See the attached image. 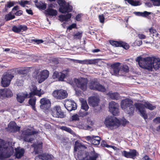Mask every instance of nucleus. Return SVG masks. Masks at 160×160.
I'll return each mask as SVG.
<instances>
[{
	"mask_svg": "<svg viewBox=\"0 0 160 160\" xmlns=\"http://www.w3.org/2000/svg\"><path fill=\"white\" fill-rule=\"evenodd\" d=\"M108 94L112 99L117 100L119 99V94L117 92L113 93H110L109 92Z\"/></svg>",
	"mask_w": 160,
	"mask_h": 160,
	"instance_id": "36",
	"label": "nucleus"
},
{
	"mask_svg": "<svg viewBox=\"0 0 160 160\" xmlns=\"http://www.w3.org/2000/svg\"><path fill=\"white\" fill-rule=\"evenodd\" d=\"M138 37L141 39H145L146 36L143 34H139L138 35Z\"/></svg>",
	"mask_w": 160,
	"mask_h": 160,
	"instance_id": "64",
	"label": "nucleus"
},
{
	"mask_svg": "<svg viewBox=\"0 0 160 160\" xmlns=\"http://www.w3.org/2000/svg\"><path fill=\"white\" fill-rule=\"evenodd\" d=\"M82 148H86V147L84 145L82 144L78 141L75 142L74 151H77L78 150L80 151H78V160H89V153L85 151L82 150L81 149Z\"/></svg>",
	"mask_w": 160,
	"mask_h": 160,
	"instance_id": "3",
	"label": "nucleus"
},
{
	"mask_svg": "<svg viewBox=\"0 0 160 160\" xmlns=\"http://www.w3.org/2000/svg\"><path fill=\"white\" fill-rule=\"evenodd\" d=\"M33 2L35 3V5L37 8L39 9L44 10L46 9L47 5L45 3H43L40 2H38V0H33Z\"/></svg>",
	"mask_w": 160,
	"mask_h": 160,
	"instance_id": "28",
	"label": "nucleus"
},
{
	"mask_svg": "<svg viewBox=\"0 0 160 160\" xmlns=\"http://www.w3.org/2000/svg\"><path fill=\"white\" fill-rule=\"evenodd\" d=\"M52 95L57 99H62L66 98L68 94L66 91L60 89L54 90L52 92Z\"/></svg>",
	"mask_w": 160,
	"mask_h": 160,
	"instance_id": "12",
	"label": "nucleus"
},
{
	"mask_svg": "<svg viewBox=\"0 0 160 160\" xmlns=\"http://www.w3.org/2000/svg\"><path fill=\"white\" fill-rule=\"evenodd\" d=\"M82 36V32H78L73 35V37L74 39H80Z\"/></svg>",
	"mask_w": 160,
	"mask_h": 160,
	"instance_id": "42",
	"label": "nucleus"
},
{
	"mask_svg": "<svg viewBox=\"0 0 160 160\" xmlns=\"http://www.w3.org/2000/svg\"><path fill=\"white\" fill-rule=\"evenodd\" d=\"M131 100L126 98L122 100L121 102V107L125 112L130 115H133L134 112L135 108Z\"/></svg>",
	"mask_w": 160,
	"mask_h": 160,
	"instance_id": "4",
	"label": "nucleus"
},
{
	"mask_svg": "<svg viewBox=\"0 0 160 160\" xmlns=\"http://www.w3.org/2000/svg\"><path fill=\"white\" fill-rule=\"evenodd\" d=\"M5 142L4 140L0 139V159L9 158L11 156L8 151V147H5Z\"/></svg>",
	"mask_w": 160,
	"mask_h": 160,
	"instance_id": "7",
	"label": "nucleus"
},
{
	"mask_svg": "<svg viewBox=\"0 0 160 160\" xmlns=\"http://www.w3.org/2000/svg\"><path fill=\"white\" fill-rule=\"evenodd\" d=\"M109 43L114 47H122L126 50L128 49L129 48V46L128 43L121 41L110 40Z\"/></svg>",
	"mask_w": 160,
	"mask_h": 160,
	"instance_id": "15",
	"label": "nucleus"
},
{
	"mask_svg": "<svg viewBox=\"0 0 160 160\" xmlns=\"http://www.w3.org/2000/svg\"><path fill=\"white\" fill-rule=\"evenodd\" d=\"M51 112L52 116L55 118H62L64 117V112L62 111L61 107L57 106L52 108Z\"/></svg>",
	"mask_w": 160,
	"mask_h": 160,
	"instance_id": "11",
	"label": "nucleus"
},
{
	"mask_svg": "<svg viewBox=\"0 0 160 160\" xmlns=\"http://www.w3.org/2000/svg\"><path fill=\"white\" fill-rule=\"evenodd\" d=\"M40 102L41 103L40 107L41 109L46 110L50 108L51 103L48 99L45 98H42L41 99Z\"/></svg>",
	"mask_w": 160,
	"mask_h": 160,
	"instance_id": "16",
	"label": "nucleus"
},
{
	"mask_svg": "<svg viewBox=\"0 0 160 160\" xmlns=\"http://www.w3.org/2000/svg\"><path fill=\"white\" fill-rule=\"evenodd\" d=\"M16 124V123H15V122H10L8 125V127L10 129L13 130Z\"/></svg>",
	"mask_w": 160,
	"mask_h": 160,
	"instance_id": "54",
	"label": "nucleus"
},
{
	"mask_svg": "<svg viewBox=\"0 0 160 160\" xmlns=\"http://www.w3.org/2000/svg\"><path fill=\"white\" fill-rule=\"evenodd\" d=\"M81 109L84 110H85V111H87L89 107L86 100H83L81 101Z\"/></svg>",
	"mask_w": 160,
	"mask_h": 160,
	"instance_id": "38",
	"label": "nucleus"
},
{
	"mask_svg": "<svg viewBox=\"0 0 160 160\" xmlns=\"http://www.w3.org/2000/svg\"><path fill=\"white\" fill-rule=\"evenodd\" d=\"M104 123L107 128H116L119 126L120 121L116 117H110L105 119Z\"/></svg>",
	"mask_w": 160,
	"mask_h": 160,
	"instance_id": "6",
	"label": "nucleus"
},
{
	"mask_svg": "<svg viewBox=\"0 0 160 160\" xmlns=\"http://www.w3.org/2000/svg\"><path fill=\"white\" fill-rule=\"evenodd\" d=\"M29 2L27 1H23L22 0L19 3V4L22 7H24L26 4H28Z\"/></svg>",
	"mask_w": 160,
	"mask_h": 160,
	"instance_id": "56",
	"label": "nucleus"
},
{
	"mask_svg": "<svg viewBox=\"0 0 160 160\" xmlns=\"http://www.w3.org/2000/svg\"><path fill=\"white\" fill-rule=\"evenodd\" d=\"M39 72V69L36 70L34 72V77L36 78H37L39 76V74L38 75Z\"/></svg>",
	"mask_w": 160,
	"mask_h": 160,
	"instance_id": "61",
	"label": "nucleus"
},
{
	"mask_svg": "<svg viewBox=\"0 0 160 160\" xmlns=\"http://www.w3.org/2000/svg\"><path fill=\"white\" fill-rule=\"evenodd\" d=\"M136 108L138 110L141 116L145 120L148 118V115L146 113L145 108L151 110L154 109L156 107L153 106L148 102H145L143 104L136 103L135 104Z\"/></svg>",
	"mask_w": 160,
	"mask_h": 160,
	"instance_id": "2",
	"label": "nucleus"
},
{
	"mask_svg": "<svg viewBox=\"0 0 160 160\" xmlns=\"http://www.w3.org/2000/svg\"><path fill=\"white\" fill-rule=\"evenodd\" d=\"M23 96L24 97V99L25 98H30L32 97V95H30V93H29V94H28L27 93H24L23 94Z\"/></svg>",
	"mask_w": 160,
	"mask_h": 160,
	"instance_id": "63",
	"label": "nucleus"
},
{
	"mask_svg": "<svg viewBox=\"0 0 160 160\" xmlns=\"http://www.w3.org/2000/svg\"><path fill=\"white\" fill-rule=\"evenodd\" d=\"M15 3L13 2H8L7 4L5 5V8L3 9L2 11L4 12H7L8 9L14 6Z\"/></svg>",
	"mask_w": 160,
	"mask_h": 160,
	"instance_id": "35",
	"label": "nucleus"
},
{
	"mask_svg": "<svg viewBox=\"0 0 160 160\" xmlns=\"http://www.w3.org/2000/svg\"><path fill=\"white\" fill-rule=\"evenodd\" d=\"M45 12L46 14L52 16H56L58 13L57 11L56 10L52 8H47Z\"/></svg>",
	"mask_w": 160,
	"mask_h": 160,
	"instance_id": "32",
	"label": "nucleus"
},
{
	"mask_svg": "<svg viewBox=\"0 0 160 160\" xmlns=\"http://www.w3.org/2000/svg\"><path fill=\"white\" fill-rule=\"evenodd\" d=\"M118 104L112 101L109 103L108 108L110 112L114 116L117 115L119 113Z\"/></svg>",
	"mask_w": 160,
	"mask_h": 160,
	"instance_id": "13",
	"label": "nucleus"
},
{
	"mask_svg": "<svg viewBox=\"0 0 160 160\" xmlns=\"http://www.w3.org/2000/svg\"><path fill=\"white\" fill-rule=\"evenodd\" d=\"M136 61L139 66L143 68L152 71L153 68L156 70L160 68V59L154 57L142 58L141 56L137 57Z\"/></svg>",
	"mask_w": 160,
	"mask_h": 160,
	"instance_id": "1",
	"label": "nucleus"
},
{
	"mask_svg": "<svg viewBox=\"0 0 160 160\" xmlns=\"http://www.w3.org/2000/svg\"><path fill=\"white\" fill-rule=\"evenodd\" d=\"M4 88L0 89V99H3L5 98Z\"/></svg>",
	"mask_w": 160,
	"mask_h": 160,
	"instance_id": "46",
	"label": "nucleus"
},
{
	"mask_svg": "<svg viewBox=\"0 0 160 160\" xmlns=\"http://www.w3.org/2000/svg\"><path fill=\"white\" fill-rule=\"evenodd\" d=\"M74 81L77 87L82 91H85L87 90L88 83L87 78L82 77L79 78H74Z\"/></svg>",
	"mask_w": 160,
	"mask_h": 160,
	"instance_id": "8",
	"label": "nucleus"
},
{
	"mask_svg": "<svg viewBox=\"0 0 160 160\" xmlns=\"http://www.w3.org/2000/svg\"><path fill=\"white\" fill-rule=\"evenodd\" d=\"M22 10H19L16 12H14L12 14H15L16 16H20L22 14Z\"/></svg>",
	"mask_w": 160,
	"mask_h": 160,
	"instance_id": "62",
	"label": "nucleus"
},
{
	"mask_svg": "<svg viewBox=\"0 0 160 160\" xmlns=\"http://www.w3.org/2000/svg\"><path fill=\"white\" fill-rule=\"evenodd\" d=\"M49 72L47 70H43L42 71L40 74L39 76L38 77L39 82L41 83L47 79L49 75Z\"/></svg>",
	"mask_w": 160,
	"mask_h": 160,
	"instance_id": "20",
	"label": "nucleus"
},
{
	"mask_svg": "<svg viewBox=\"0 0 160 160\" xmlns=\"http://www.w3.org/2000/svg\"><path fill=\"white\" fill-rule=\"evenodd\" d=\"M77 28V25L75 23H73L72 24L70 25L69 26L68 28H67L68 29H69L70 30H71L73 28Z\"/></svg>",
	"mask_w": 160,
	"mask_h": 160,
	"instance_id": "57",
	"label": "nucleus"
},
{
	"mask_svg": "<svg viewBox=\"0 0 160 160\" xmlns=\"http://www.w3.org/2000/svg\"><path fill=\"white\" fill-rule=\"evenodd\" d=\"M30 90V95L31 96L32 95V97L35 95L40 97L43 94V93L41 92V89L40 90H38L37 87L34 85H32L31 86Z\"/></svg>",
	"mask_w": 160,
	"mask_h": 160,
	"instance_id": "21",
	"label": "nucleus"
},
{
	"mask_svg": "<svg viewBox=\"0 0 160 160\" xmlns=\"http://www.w3.org/2000/svg\"><path fill=\"white\" fill-rule=\"evenodd\" d=\"M57 2L61 7V6L66 4V1L65 0H56Z\"/></svg>",
	"mask_w": 160,
	"mask_h": 160,
	"instance_id": "52",
	"label": "nucleus"
},
{
	"mask_svg": "<svg viewBox=\"0 0 160 160\" xmlns=\"http://www.w3.org/2000/svg\"><path fill=\"white\" fill-rule=\"evenodd\" d=\"M31 147L34 148V152L35 154H39L42 152V142L37 144L33 143L31 145Z\"/></svg>",
	"mask_w": 160,
	"mask_h": 160,
	"instance_id": "24",
	"label": "nucleus"
},
{
	"mask_svg": "<svg viewBox=\"0 0 160 160\" xmlns=\"http://www.w3.org/2000/svg\"><path fill=\"white\" fill-rule=\"evenodd\" d=\"M127 123H128V121L126 119H122L120 121V125L122 124L123 126H125Z\"/></svg>",
	"mask_w": 160,
	"mask_h": 160,
	"instance_id": "55",
	"label": "nucleus"
},
{
	"mask_svg": "<svg viewBox=\"0 0 160 160\" xmlns=\"http://www.w3.org/2000/svg\"><path fill=\"white\" fill-rule=\"evenodd\" d=\"M137 154H138V152L135 149H130L129 152V158L134 159Z\"/></svg>",
	"mask_w": 160,
	"mask_h": 160,
	"instance_id": "37",
	"label": "nucleus"
},
{
	"mask_svg": "<svg viewBox=\"0 0 160 160\" xmlns=\"http://www.w3.org/2000/svg\"><path fill=\"white\" fill-rule=\"evenodd\" d=\"M85 139L88 141H90L91 143L95 145H98L100 142L101 138L99 136H87L85 137Z\"/></svg>",
	"mask_w": 160,
	"mask_h": 160,
	"instance_id": "19",
	"label": "nucleus"
},
{
	"mask_svg": "<svg viewBox=\"0 0 160 160\" xmlns=\"http://www.w3.org/2000/svg\"><path fill=\"white\" fill-rule=\"evenodd\" d=\"M12 31L15 32L19 33L20 32L19 25L18 26H14L12 27Z\"/></svg>",
	"mask_w": 160,
	"mask_h": 160,
	"instance_id": "48",
	"label": "nucleus"
},
{
	"mask_svg": "<svg viewBox=\"0 0 160 160\" xmlns=\"http://www.w3.org/2000/svg\"><path fill=\"white\" fill-rule=\"evenodd\" d=\"M149 30L150 33L152 34L153 36H155V37L158 36L159 34L157 32L156 30L154 29L153 28H151L149 29Z\"/></svg>",
	"mask_w": 160,
	"mask_h": 160,
	"instance_id": "43",
	"label": "nucleus"
},
{
	"mask_svg": "<svg viewBox=\"0 0 160 160\" xmlns=\"http://www.w3.org/2000/svg\"><path fill=\"white\" fill-rule=\"evenodd\" d=\"M122 155L123 156L125 157L129 158V152H128L127 151L124 150L122 152Z\"/></svg>",
	"mask_w": 160,
	"mask_h": 160,
	"instance_id": "53",
	"label": "nucleus"
},
{
	"mask_svg": "<svg viewBox=\"0 0 160 160\" xmlns=\"http://www.w3.org/2000/svg\"><path fill=\"white\" fill-rule=\"evenodd\" d=\"M72 7L70 5L69 3L66 2L59 8V11L62 13H69L72 12Z\"/></svg>",
	"mask_w": 160,
	"mask_h": 160,
	"instance_id": "17",
	"label": "nucleus"
},
{
	"mask_svg": "<svg viewBox=\"0 0 160 160\" xmlns=\"http://www.w3.org/2000/svg\"><path fill=\"white\" fill-rule=\"evenodd\" d=\"M120 64V63L117 62L111 65V72L112 75H117L120 73L119 67Z\"/></svg>",
	"mask_w": 160,
	"mask_h": 160,
	"instance_id": "18",
	"label": "nucleus"
},
{
	"mask_svg": "<svg viewBox=\"0 0 160 160\" xmlns=\"http://www.w3.org/2000/svg\"><path fill=\"white\" fill-rule=\"evenodd\" d=\"M19 27L20 32L26 31L28 29L27 27L25 25L20 24L19 25Z\"/></svg>",
	"mask_w": 160,
	"mask_h": 160,
	"instance_id": "45",
	"label": "nucleus"
},
{
	"mask_svg": "<svg viewBox=\"0 0 160 160\" xmlns=\"http://www.w3.org/2000/svg\"><path fill=\"white\" fill-rule=\"evenodd\" d=\"M88 86L91 90L105 92L106 91L105 87L101 84L96 78L90 80Z\"/></svg>",
	"mask_w": 160,
	"mask_h": 160,
	"instance_id": "5",
	"label": "nucleus"
},
{
	"mask_svg": "<svg viewBox=\"0 0 160 160\" xmlns=\"http://www.w3.org/2000/svg\"><path fill=\"white\" fill-rule=\"evenodd\" d=\"M69 70L67 69L63 70L60 72L57 71H55L52 75V77L53 79L58 78L59 81H63L64 79L69 75Z\"/></svg>",
	"mask_w": 160,
	"mask_h": 160,
	"instance_id": "9",
	"label": "nucleus"
},
{
	"mask_svg": "<svg viewBox=\"0 0 160 160\" xmlns=\"http://www.w3.org/2000/svg\"><path fill=\"white\" fill-rule=\"evenodd\" d=\"M141 16L143 17H147L151 14V12H148L146 11H144L143 12H141Z\"/></svg>",
	"mask_w": 160,
	"mask_h": 160,
	"instance_id": "58",
	"label": "nucleus"
},
{
	"mask_svg": "<svg viewBox=\"0 0 160 160\" xmlns=\"http://www.w3.org/2000/svg\"><path fill=\"white\" fill-rule=\"evenodd\" d=\"M17 99L18 102L20 103H22L24 101V97L23 95H17Z\"/></svg>",
	"mask_w": 160,
	"mask_h": 160,
	"instance_id": "47",
	"label": "nucleus"
},
{
	"mask_svg": "<svg viewBox=\"0 0 160 160\" xmlns=\"http://www.w3.org/2000/svg\"><path fill=\"white\" fill-rule=\"evenodd\" d=\"M29 69L28 68H22L18 70L17 72L19 74L24 75H27V73L29 72Z\"/></svg>",
	"mask_w": 160,
	"mask_h": 160,
	"instance_id": "33",
	"label": "nucleus"
},
{
	"mask_svg": "<svg viewBox=\"0 0 160 160\" xmlns=\"http://www.w3.org/2000/svg\"><path fill=\"white\" fill-rule=\"evenodd\" d=\"M65 105L67 110L69 111L75 110L77 108L76 103L71 101H66Z\"/></svg>",
	"mask_w": 160,
	"mask_h": 160,
	"instance_id": "22",
	"label": "nucleus"
},
{
	"mask_svg": "<svg viewBox=\"0 0 160 160\" xmlns=\"http://www.w3.org/2000/svg\"><path fill=\"white\" fill-rule=\"evenodd\" d=\"M154 6H160V0H150Z\"/></svg>",
	"mask_w": 160,
	"mask_h": 160,
	"instance_id": "50",
	"label": "nucleus"
},
{
	"mask_svg": "<svg viewBox=\"0 0 160 160\" xmlns=\"http://www.w3.org/2000/svg\"><path fill=\"white\" fill-rule=\"evenodd\" d=\"M99 101V99L95 96L91 97L88 98L89 104L93 107L98 106Z\"/></svg>",
	"mask_w": 160,
	"mask_h": 160,
	"instance_id": "23",
	"label": "nucleus"
},
{
	"mask_svg": "<svg viewBox=\"0 0 160 160\" xmlns=\"http://www.w3.org/2000/svg\"><path fill=\"white\" fill-rule=\"evenodd\" d=\"M129 71V68L128 66L126 65H123L120 67V73L121 75L124 76Z\"/></svg>",
	"mask_w": 160,
	"mask_h": 160,
	"instance_id": "30",
	"label": "nucleus"
},
{
	"mask_svg": "<svg viewBox=\"0 0 160 160\" xmlns=\"http://www.w3.org/2000/svg\"><path fill=\"white\" fill-rule=\"evenodd\" d=\"M31 40L32 41L38 44L41 43L43 42V41L41 39H32Z\"/></svg>",
	"mask_w": 160,
	"mask_h": 160,
	"instance_id": "60",
	"label": "nucleus"
},
{
	"mask_svg": "<svg viewBox=\"0 0 160 160\" xmlns=\"http://www.w3.org/2000/svg\"><path fill=\"white\" fill-rule=\"evenodd\" d=\"M71 118L72 121H78L79 120V116L77 114H75L71 116Z\"/></svg>",
	"mask_w": 160,
	"mask_h": 160,
	"instance_id": "49",
	"label": "nucleus"
},
{
	"mask_svg": "<svg viewBox=\"0 0 160 160\" xmlns=\"http://www.w3.org/2000/svg\"><path fill=\"white\" fill-rule=\"evenodd\" d=\"M36 133V131H31L29 129L24 131L23 132V138L24 141L26 142H32L34 140V139L33 138H30L29 137L30 136Z\"/></svg>",
	"mask_w": 160,
	"mask_h": 160,
	"instance_id": "14",
	"label": "nucleus"
},
{
	"mask_svg": "<svg viewBox=\"0 0 160 160\" xmlns=\"http://www.w3.org/2000/svg\"><path fill=\"white\" fill-rule=\"evenodd\" d=\"M127 1L129 4L132 6H136L140 5L141 4H139L140 2L138 1H134L133 0H125Z\"/></svg>",
	"mask_w": 160,
	"mask_h": 160,
	"instance_id": "40",
	"label": "nucleus"
},
{
	"mask_svg": "<svg viewBox=\"0 0 160 160\" xmlns=\"http://www.w3.org/2000/svg\"><path fill=\"white\" fill-rule=\"evenodd\" d=\"M32 98H30L28 100V103L31 106L32 109L34 111L36 110L35 108L36 102V97H32Z\"/></svg>",
	"mask_w": 160,
	"mask_h": 160,
	"instance_id": "34",
	"label": "nucleus"
},
{
	"mask_svg": "<svg viewBox=\"0 0 160 160\" xmlns=\"http://www.w3.org/2000/svg\"><path fill=\"white\" fill-rule=\"evenodd\" d=\"M72 16V14L69 12L66 15H60L58 16L59 20L61 22H67L70 19Z\"/></svg>",
	"mask_w": 160,
	"mask_h": 160,
	"instance_id": "27",
	"label": "nucleus"
},
{
	"mask_svg": "<svg viewBox=\"0 0 160 160\" xmlns=\"http://www.w3.org/2000/svg\"><path fill=\"white\" fill-rule=\"evenodd\" d=\"M12 12H11L8 14L5 15V19L6 21H9L15 18V16L14 15H12Z\"/></svg>",
	"mask_w": 160,
	"mask_h": 160,
	"instance_id": "41",
	"label": "nucleus"
},
{
	"mask_svg": "<svg viewBox=\"0 0 160 160\" xmlns=\"http://www.w3.org/2000/svg\"><path fill=\"white\" fill-rule=\"evenodd\" d=\"M98 18L100 22L103 23L104 22L105 18L103 14L99 15L98 16Z\"/></svg>",
	"mask_w": 160,
	"mask_h": 160,
	"instance_id": "59",
	"label": "nucleus"
},
{
	"mask_svg": "<svg viewBox=\"0 0 160 160\" xmlns=\"http://www.w3.org/2000/svg\"><path fill=\"white\" fill-rule=\"evenodd\" d=\"M15 155L16 158H20L22 157L25 152L23 148L20 149L19 147H18L15 149Z\"/></svg>",
	"mask_w": 160,
	"mask_h": 160,
	"instance_id": "26",
	"label": "nucleus"
},
{
	"mask_svg": "<svg viewBox=\"0 0 160 160\" xmlns=\"http://www.w3.org/2000/svg\"><path fill=\"white\" fill-rule=\"evenodd\" d=\"M99 154L96 153L93 149V151H91L89 153V160H97Z\"/></svg>",
	"mask_w": 160,
	"mask_h": 160,
	"instance_id": "29",
	"label": "nucleus"
},
{
	"mask_svg": "<svg viewBox=\"0 0 160 160\" xmlns=\"http://www.w3.org/2000/svg\"><path fill=\"white\" fill-rule=\"evenodd\" d=\"M78 114L79 117H83L87 116L88 114V113L85 112H82L81 110H80Z\"/></svg>",
	"mask_w": 160,
	"mask_h": 160,
	"instance_id": "51",
	"label": "nucleus"
},
{
	"mask_svg": "<svg viewBox=\"0 0 160 160\" xmlns=\"http://www.w3.org/2000/svg\"><path fill=\"white\" fill-rule=\"evenodd\" d=\"M14 77L13 74L9 72H7L5 74L3 75L1 81L2 86L4 87L9 86Z\"/></svg>",
	"mask_w": 160,
	"mask_h": 160,
	"instance_id": "10",
	"label": "nucleus"
},
{
	"mask_svg": "<svg viewBox=\"0 0 160 160\" xmlns=\"http://www.w3.org/2000/svg\"><path fill=\"white\" fill-rule=\"evenodd\" d=\"M60 129L62 130L66 131L68 132L71 133L72 132V130L70 128L66 126H62L60 128Z\"/></svg>",
	"mask_w": 160,
	"mask_h": 160,
	"instance_id": "44",
	"label": "nucleus"
},
{
	"mask_svg": "<svg viewBox=\"0 0 160 160\" xmlns=\"http://www.w3.org/2000/svg\"><path fill=\"white\" fill-rule=\"evenodd\" d=\"M5 91V97L6 98H10L13 96V93L11 90L7 88H4Z\"/></svg>",
	"mask_w": 160,
	"mask_h": 160,
	"instance_id": "39",
	"label": "nucleus"
},
{
	"mask_svg": "<svg viewBox=\"0 0 160 160\" xmlns=\"http://www.w3.org/2000/svg\"><path fill=\"white\" fill-rule=\"evenodd\" d=\"M51 158V155L44 153L36 156L35 159V160H49Z\"/></svg>",
	"mask_w": 160,
	"mask_h": 160,
	"instance_id": "25",
	"label": "nucleus"
},
{
	"mask_svg": "<svg viewBox=\"0 0 160 160\" xmlns=\"http://www.w3.org/2000/svg\"><path fill=\"white\" fill-rule=\"evenodd\" d=\"M99 59H85L83 60V64H95L98 63Z\"/></svg>",
	"mask_w": 160,
	"mask_h": 160,
	"instance_id": "31",
	"label": "nucleus"
}]
</instances>
